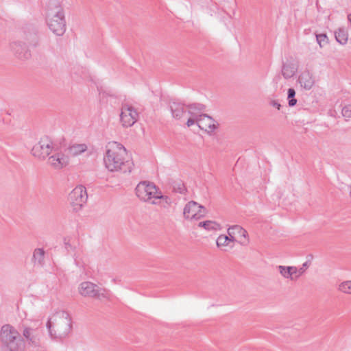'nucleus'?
I'll return each mask as SVG.
<instances>
[{
    "instance_id": "nucleus-1",
    "label": "nucleus",
    "mask_w": 351,
    "mask_h": 351,
    "mask_svg": "<svg viewBox=\"0 0 351 351\" xmlns=\"http://www.w3.org/2000/svg\"><path fill=\"white\" fill-rule=\"evenodd\" d=\"M125 147L116 141L107 143L104 154V164L110 172L121 171L128 162Z\"/></svg>"
},
{
    "instance_id": "nucleus-2",
    "label": "nucleus",
    "mask_w": 351,
    "mask_h": 351,
    "mask_svg": "<svg viewBox=\"0 0 351 351\" xmlns=\"http://www.w3.org/2000/svg\"><path fill=\"white\" fill-rule=\"evenodd\" d=\"M47 328L51 338L62 339L71 330V319L67 312L58 311L49 317Z\"/></svg>"
},
{
    "instance_id": "nucleus-3",
    "label": "nucleus",
    "mask_w": 351,
    "mask_h": 351,
    "mask_svg": "<svg viewBox=\"0 0 351 351\" xmlns=\"http://www.w3.org/2000/svg\"><path fill=\"white\" fill-rule=\"evenodd\" d=\"M0 339L9 351H23L25 343L19 332L9 324L1 327Z\"/></svg>"
},
{
    "instance_id": "nucleus-4",
    "label": "nucleus",
    "mask_w": 351,
    "mask_h": 351,
    "mask_svg": "<svg viewBox=\"0 0 351 351\" xmlns=\"http://www.w3.org/2000/svg\"><path fill=\"white\" fill-rule=\"evenodd\" d=\"M55 10L51 8L49 13L48 25L49 29L57 36H62L66 30V22L63 9L58 2H53Z\"/></svg>"
},
{
    "instance_id": "nucleus-5",
    "label": "nucleus",
    "mask_w": 351,
    "mask_h": 351,
    "mask_svg": "<svg viewBox=\"0 0 351 351\" xmlns=\"http://www.w3.org/2000/svg\"><path fill=\"white\" fill-rule=\"evenodd\" d=\"M88 199L86 189L83 185L75 186L68 195L67 200L75 212L80 211Z\"/></svg>"
},
{
    "instance_id": "nucleus-6",
    "label": "nucleus",
    "mask_w": 351,
    "mask_h": 351,
    "mask_svg": "<svg viewBox=\"0 0 351 351\" xmlns=\"http://www.w3.org/2000/svg\"><path fill=\"white\" fill-rule=\"evenodd\" d=\"M54 149L52 140L47 136L41 137L39 141L33 147L32 153L39 159H45Z\"/></svg>"
},
{
    "instance_id": "nucleus-7",
    "label": "nucleus",
    "mask_w": 351,
    "mask_h": 351,
    "mask_svg": "<svg viewBox=\"0 0 351 351\" xmlns=\"http://www.w3.org/2000/svg\"><path fill=\"white\" fill-rule=\"evenodd\" d=\"M78 291L82 296L97 298L100 300L110 296L108 291L99 289L96 285L90 282H82L79 286Z\"/></svg>"
},
{
    "instance_id": "nucleus-8",
    "label": "nucleus",
    "mask_w": 351,
    "mask_h": 351,
    "mask_svg": "<svg viewBox=\"0 0 351 351\" xmlns=\"http://www.w3.org/2000/svg\"><path fill=\"white\" fill-rule=\"evenodd\" d=\"M158 190L154 183L146 181L140 182L135 189L136 196L143 202H149Z\"/></svg>"
},
{
    "instance_id": "nucleus-9",
    "label": "nucleus",
    "mask_w": 351,
    "mask_h": 351,
    "mask_svg": "<svg viewBox=\"0 0 351 351\" xmlns=\"http://www.w3.org/2000/svg\"><path fill=\"white\" fill-rule=\"evenodd\" d=\"M206 213V209L203 206L196 202L191 201L185 205L183 215L186 219L198 220L204 217Z\"/></svg>"
},
{
    "instance_id": "nucleus-10",
    "label": "nucleus",
    "mask_w": 351,
    "mask_h": 351,
    "mask_svg": "<svg viewBox=\"0 0 351 351\" xmlns=\"http://www.w3.org/2000/svg\"><path fill=\"white\" fill-rule=\"evenodd\" d=\"M188 114L190 117L188 119L186 125L191 127L198 121L204 114L205 106L200 104H193L186 106Z\"/></svg>"
},
{
    "instance_id": "nucleus-11",
    "label": "nucleus",
    "mask_w": 351,
    "mask_h": 351,
    "mask_svg": "<svg viewBox=\"0 0 351 351\" xmlns=\"http://www.w3.org/2000/svg\"><path fill=\"white\" fill-rule=\"evenodd\" d=\"M11 49L14 55L20 60H27L31 57V53L26 47L25 43L21 41L12 43Z\"/></svg>"
},
{
    "instance_id": "nucleus-12",
    "label": "nucleus",
    "mask_w": 351,
    "mask_h": 351,
    "mask_svg": "<svg viewBox=\"0 0 351 351\" xmlns=\"http://www.w3.org/2000/svg\"><path fill=\"white\" fill-rule=\"evenodd\" d=\"M228 232L234 234L238 240V243L243 246H246L250 243L248 233L246 230L239 225L230 226L228 229Z\"/></svg>"
},
{
    "instance_id": "nucleus-13",
    "label": "nucleus",
    "mask_w": 351,
    "mask_h": 351,
    "mask_svg": "<svg viewBox=\"0 0 351 351\" xmlns=\"http://www.w3.org/2000/svg\"><path fill=\"white\" fill-rule=\"evenodd\" d=\"M69 163L68 158L62 153H57L49 157L47 164L56 169H60Z\"/></svg>"
},
{
    "instance_id": "nucleus-14",
    "label": "nucleus",
    "mask_w": 351,
    "mask_h": 351,
    "mask_svg": "<svg viewBox=\"0 0 351 351\" xmlns=\"http://www.w3.org/2000/svg\"><path fill=\"white\" fill-rule=\"evenodd\" d=\"M120 121L123 127L132 126V105L129 102H125L122 104Z\"/></svg>"
},
{
    "instance_id": "nucleus-15",
    "label": "nucleus",
    "mask_w": 351,
    "mask_h": 351,
    "mask_svg": "<svg viewBox=\"0 0 351 351\" xmlns=\"http://www.w3.org/2000/svg\"><path fill=\"white\" fill-rule=\"evenodd\" d=\"M23 336L25 338L29 346L36 348L40 344V338L38 332L32 328H25Z\"/></svg>"
},
{
    "instance_id": "nucleus-16",
    "label": "nucleus",
    "mask_w": 351,
    "mask_h": 351,
    "mask_svg": "<svg viewBox=\"0 0 351 351\" xmlns=\"http://www.w3.org/2000/svg\"><path fill=\"white\" fill-rule=\"evenodd\" d=\"M196 123L201 130L208 132H213L217 128L215 121L206 114Z\"/></svg>"
},
{
    "instance_id": "nucleus-17",
    "label": "nucleus",
    "mask_w": 351,
    "mask_h": 351,
    "mask_svg": "<svg viewBox=\"0 0 351 351\" xmlns=\"http://www.w3.org/2000/svg\"><path fill=\"white\" fill-rule=\"evenodd\" d=\"M277 268L280 274L285 278L291 280H295L298 278V276H296V267L279 265Z\"/></svg>"
},
{
    "instance_id": "nucleus-18",
    "label": "nucleus",
    "mask_w": 351,
    "mask_h": 351,
    "mask_svg": "<svg viewBox=\"0 0 351 351\" xmlns=\"http://www.w3.org/2000/svg\"><path fill=\"white\" fill-rule=\"evenodd\" d=\"M299 82L301 86L306 90H310L315 83L314 78L310 71L306 69L302 71L300 75Z\"/></svg>"
},
{
    "instance_id": "nucleus-19",
    "label": "nucleus",
    "mask_w": 351,
    "mask_h": 351,
    "mask_svg": "<svg viewBox=\"0 0 351 351\" xmlns=\"http://www.w3.org/2000/svg\"><path fill=\"white\" fill-rule=\"evenodd\" d=\"M45 252L43 248H36L32 254V262L34 267H43L45 265Z\"/></svg>"
},
{
    "instance_id": "nucleus-20",
    "label": "nucleus",
    "mask_w": 351,
    "mask_h": 351,
    "mask_svg": "<svg viewBox=\"0 0 351 351\" xmlns=\"http://www.w3.org/2000/svg\"><path fill=\"white\" fill-rule=\"evenodd\" d=\"M186 106L181 103L172 102L170 104V110L173 118L180 119L186 112Z\"/></svg>"
},
{
    "instance_id": "nucleus-21",
    "label": "nucleus",
    "mask_w": 351,
    "mask_h": 351,
    "mask_svg": "<svg viewBox=\"0 0 351 351\" xmlns=\"http://www.w3.org/2000/svg\"><path fill=\"white\" fill-rule=\"evenodd\" d=\"M64 245L67 252L73 256L75 261L77 263V258L79 255V252L76 250V247L71 239L70 238H64Z\"/></svg>"
},
{
    "instance_id": "nucleus-22",
    "label": "nucleus",
    "mask_w": 351,
    "mask_h": 351,
    "mask_svg": "<svg viewBox=\"0 0 351 351\" xmlns=\"http://www.w3.org/2000/svg\"><path fill=\"white\" fill-rule=\"evenodd\" d=\"M87 145L84 143L73 144L69 147V152L74 156H79L87 150Z\"/></svg>"
},
{
    "instance_id": "nucleus-23",
    "label": "nucleus",
    "mask_w": 351,
    "mask_h": 351,
    "mask_svg": "<svg viewBox=\"0 0 351 351\" xmlns=\"http://www.w3.org/2000/svg\"><path fill=\"white\" fill-rule=\"evenodd\" d=\"M156 195H157L156 197V198H160L159 206L160 207L165 209H168L171 206L172 204V200L171 198H170L169 196L163 195L160 190H158Z\"/></svg>"
},
{
    "instance_id": "nucleus-24",
    "label": "nucleus",
    "mask_w": 351,
    "mask_h": 351,
    "mask_svg": "<svg viewBox=\"0 0 351 351\" xmlns=\"http://www.w3.org/2000/svg\"><path fill=\"white\" fill-rule=\"evenodd\" d=\"M217 245L219 248L230 247L232 248L233 245H230V239L227 237V235L221 234L217 239Z\"/></svg>"
},
{
    "instance_id": "nucleus-25",
    "label": "nucleus",
    "mask_w": 351,
    "mask_h": 351,
    "mask_svg": "<svg viewBox=\"0 0 351 351\" xmlns=\"http://www.w3.org/2000/svg\"><path fill=\"white\" fill-rule=\"evenodd\" d=\"M199 227L204 228V229L207 230H216L219 228V225L213 221H206L199 222L198 224Z\"/></svg>"
},
{
    "instance_id": "nucleus-26",
    "label": "nucleus",
    "mask_w": 351,
    "mask_h": 351,
    "mask_svg": "<svg viewBox=\"0 0 351 351\" xmlns=\"http://www.w3.org/2000/svg\"><path fill=\"white\" fill-rule=\"evenodd\" d=\"M335 38L338 43L344 45L348 40V34L344 29H339L338 31L335 32Z\"/></svg>"
},
{
    "instance_id": "nucleus-27",
    "label": "nucleus",
    "mask_w": 351,
    "mask_h": 351,
    "mask_svg": "<svg viewBox=\"0 0 351 351\" xmlns=\"http://www.w3.org/2000/svg\"><path fill=\"white\" fill-rule=\"evenodd\" d=\"M338 291L345 294L351 295V280L341 282L337 287Z\"/></svg>"
},
{
    "instance_id": "nucleus-28",
    "label": "nucleus",
    "mask_w": 351,
    "mask_h": 351,
    "mask_svg": "<svg viewBox=\"0 0 351 351\" xmlns=\"http://www.w3.org/2000/svg\"><path fill=\"white\" fill-rule=\"evenodd\" d=\"M172 189L175 193L184 194L186 191V189L182 181H174L172 184Z\"/></svg>"
},
{
    "instance_id": "nucleus-29",
    "label": "nucleus",
    "mask_w": 351,
    "mask_h": 351,
    "mask_svg": "<svg viewBox=\"0 0 351 351\" xmlns=\"http://www.w3.org/2000/svg\"><path fill=\"white\" fill-rule=\"evenodd\" d=\"M297 71V67H282V74L286 79L293 77Z\"/></svg>"
},
{
    "instance_id": "nucleus-30",
    "label": "nucleus",
    "mask_w": 351,
    "mask_h": 351,
    "mask_svg": "<svg viewBox=\"0 0 351 351\" xmlns=\"http://www.w3.org/2000/svg\"><path fill=\"white\" fill-rule=\"evenodd\" d=\"M316 39L321 47L328 43V37L325 34H317Z\"/></svg>"
},
{
    "instance_id": "nucleus-31",
    "label": "nucleus",
    "mask_w": 351,
    "mask_h": 351,
    "mask_svg": "<svg viewBox=\"0 0 351 351\" xmlns=\"http://www.w3.org/2000/svg\"><path fill=\"white\" fill-rule=\"evenodd\" d=\"M29 46L36 47L38 45V36L36 33L32 34L29 38H26Z\"/></svg>"
},
{
    "instance_id": "nucleus-32",
    "label": "nucleus",
    "mask_w": 351,
    "mask_h": 351,
    "mask_svg": "<svg viewBox=\"0 0 351 351\" xmlns=\"http://www.w3.org/2000/svg\"><path fill=\"white\" fill-rule=\"evenodd\" d=\"M342 116L346 119L351 118V105H346L341 110Z\"/></svg>"
},
{
    "instance_id": "nucleus-33",
    "label": "nucleus",
    "mask_w": 351,
    "mask_h": 351,
    "mask_svg": "<svg viewBox=\"0 0 351 351\" xmlns=\"http://www.w3.org/2000/svg\"><path fill=\"white\" fill-rule=\"evenodd\" d=\"M308 267V262H305L302 266L300 268H297L296 267V272H297V275L298 276V278L300 276H301L305 271H306V269Z\"/></svg>"
},
{
    "instance_id": "nucleus-34",
    "label": "nucleus",
    "mask_w": 351,
    "mask_h": 351,
    "mask_svg": "<svg viewBox=\"0 0 351 351\" xmlns=\"http://www.w3.org/2000/svg\"><path fill=\"white\" fill-rule=\"evenodd\" d=\"M228 235H227V237L228 239H230V243L233 242H238V240L237 239V237L234 234H230V232H228Z\"/></svg>"
},
{
    "instance_id": "nucleus-35",
    "label": "nucleus",
    "mask_w": 351,
    "mask_h": 351,
    "mask_svg": "<svg viewBox=\"0 0 351 351\" xmlns=\"http://www.w3.org/2000/svg\"><path fill=\"white\" fill-rule=\"evenodd\" d=\"M157 195H153V198L149 202L153 205H160V198H156Z\"/></svg>"
},
{
    "instance_id": "nucleus-36",
    "label": "nucleus",
    "mask_w": 351,
    "mask_h": 351,
    "mask_svg": "<svg viewBox=\"0 0 351 351\" xmlns=\"http://www.w3.org/2000/svg\"><path fill=\"white\" fill-rule=\"evenodd\" d=\"M269 104L271 106L276 108L278 110L280 109L281 105L276 100H271L269 102Z\"/></svg>"
},
{
    "instance_id": "nucleus-37",
    "label": "nucleus",
    "mask_w": 351,
    "mask_h": 351,
    "mask_svg": "<svg viewBox=\"0 0 351 351\" xmlns=\"http://www.w3.org/2000/svg\"><path fill=\"white\" fill-rule=\"evenodd\" d=\"M295 95V91L293 88H289L288 90V98H294Z\"/></svg>"
},
{
    "instance_id": "nucleus-38",
    "label": "nucleus",
    "mask_w": 351,
    "mask_h": 351,
    "mask_svg": "<svg viewBox=\"0 0 351 351\" xmlns=\"http://www.w3.org/2000/svg\"><path fill=\"white\" fill-rule=\"evenodd\" d=\"M297 103V100L294 98H291L289 100V105L290 106H293L296 104Z\"/></svg>"
},
{
    "instance_id": "nucleus-39",
    "label": "nucleus",
    "mask_w": 351,
    "mask_h": 351,
    "mask_svg": "<svg viewBox=\"0 0 351 351\" xmlns=\"http://www.w3.org/2000/svg\"><path fill=\"white\" fill-rule=\"evenodd\" d=\"M348 21L351 25V14H348Z\"/></svg>"
},
{
    "instance_id": "nucleus-40",
    "label": "nucleus",
    "mask_w": 351,
    "mask_h": 351,
    "mask_svg": "<svg viewBox=\"0 0 351 351\" xmlns=\"http://www.w3.org/2000/svg\"><path fill=\"white\" fill-rule=\"evenodd\" d=\"M136 121V119L133 116V121L132 123L134 124Z\"/></svg>"
}]
</instances>
